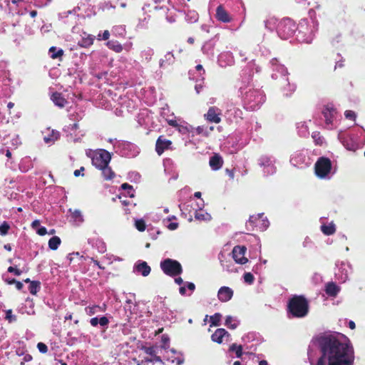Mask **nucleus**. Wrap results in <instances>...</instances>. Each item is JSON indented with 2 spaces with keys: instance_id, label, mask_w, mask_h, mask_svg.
Listing matches in <instances>:
<instances>
[{
  "instance_id": "64",
  "label": "nucleus",
  "mask_w": 365,
  "mask_h": 365,
  "mask_svg": "<svg viewBox=\"0 0 365 365\" xmlns=\"http://www.w3.org/2000/svg\"><path fill=\"white\" fill-rule=\"evenodd\" d=\"M110 37V33L108 30H105L104 32L102 34V39L103 40H108Z\"/></svg>"
},
{
  "instance_id": "53",
  "label": "nucleus",
  "mask_w": 365,
  "mask_h": 365,
  "mask_svg": "<svg viewBox=\"0 0 365 365\" xmlns=\"http://www.w3.org/2000/svg\"><path fill=\"white\" fill-rule=\"evenodd\" d=\"M128 175L130 179L135 181H138L140 179V175L136 172H130Z\"/></svg>"
},
{
  "instance_id": "47",
  "label": "nucleus",
  "mask_w": 365,
  "mask_h": 365,
  "mask_svg": "<svg viewBox=\"0 0 365 365\" xmlns=\"http://www.w3.org/2000/svg\"><path fill=\"white\" fill-rule=\"evenodd\" d=\"M73 217L75 219L76 221H78L79 222H82L83 221V215L79 210H75L73 213Z\"/></svg>"
},
{
  "instance_id": "23",
  "label": "nucleus",
  "mask_w": 365,
  "mask_h": 365,
  "mask_svg": "<svg viewBox=\"0 0 365 365\" xmlns=\"http://www.w3.org/2000/svg\"><path fill=\"white\" fill-rule=\"evenodd\" d=\"M106 309V305L103 304L102 306L99 305H93V306H88L85 308L86 313L89 315L92 316L94 315L98 312H103Z\"/></svg>"
},
{
  "instance_id": "31",
  "label": "nucleus",
  "mask_w": 365,
  "mask_h": 365,
  "mask_svg": "<svg viewBox=\"0 0 365 365\" xmlns=\"http://www.w3.org/2000/svg\"><path fill=\"white\" fill-rule=\"evenodd\" d=\"M195 285L192 282H187V289L185 286L180 287L179 292L182 295H190L195 290Z\"/></svg>"
},
{
  "instance_id": "6",
  "label": "nucleus",
  "mask_w": 365,
  "mask_h": 365,
  "mask_svg": "<svg viewBox=\"0 0 365 365\" xmlns=\"http://www.w3.org/2000/svg\"><path fill=\"white\" fill-rule=\"evenodd\" d=\"M247 224L256 227L260 231H264L269 227V222L267 217H264V214L260 213L250 216Z\"/></svg>"
},
{
  "instance_id": "3",
  "label": "nucleus",
  "mask_w": 365,
  "mask_h": 365,
  "mask_svg": "<svg viewBox=\"0 0 365 365\" xmlns=\"http://www.w3.org/2000/svg\"><path fill=\"white\" fill-rule=\"evenodd\" d=\"M336 170V165L332 161H317L314 165L315 174L319 178H330Z\"/></svg>"
},
{
  "instance_id": "17",
  "label": "nucleus",
  "mask_w": 365,
  "mask_h": 365,
  "mask_svg": "<svg viewBox=\"0 0 365 365\" xmlns=\"http://www.w3.org/2000/svg\"><path fill=\"white\" fill-rule=\"evenodd\" d=\"M204 202L202 201V202L198 205L199 210L195 211V218L200 221H210L212 218L211 215L202 210Z\"/></svg>"
},
{
  "instance_id": "56",
  "label": "nucleus",
  "mask_w": 365,
  "mask_h": 365,
  "mask_svg": "<svg viewBox=\"0 0 365 365\" xmlns=\"http://www.w3.org/2000/svg\"><path fill=\"white\" fill-rule=\"evenodd\" d=\"M79 255V253L78 252H76V253H71L69 254L67 257H66V260L68 261V264H71L72 262V261L74 259V257L75 256H78Z\"/></svg>"
},
{
  "instance_id": "35",
  "label": "nucleus",
  "mask_w": 365,
  "mask_h": 365,
  "mask_svg": "<svg viewBox=\"0 0 365 365\" xmlns=\"http://www.w3.org/2000/svg\"><path fill=\"white\" fill-rule=\"evenodd\" d=\"M221 264L223 267V269L228 272H236L237 268L235 267V264L231 262H222L221 261Z\"/></svg>"
},
{
  "instance_id": "61",
  "label": "nucleus",
  "mask_w": 365,
  "mask_h": 365,
  "mask_svg": "<svg viewBox=\"0 0 365 365\" xmlns=\"http://www.w3.org/2000/svg\"><path fill=\"white\" fill-rule=\"evenodd\" d=\"M100 245L98 246V251L103 253L106 250V245L103 242H99Z\"/></svg>"
},
{
  "instance_id": "21",
  "label": "nucleus",
  "mask_w": 365,
  "mask_h": 365,
  "mask_svg": "<svg viewBox=\"0 0 365 365\" xmlns=\"http://www.w3.org/2000/svg\"><path fill=\"white\" fill-rule=\"evenodd\" d=\"M259 166L262 168L264 175H272L275 173L276 168L272 161H262Z\"/></svg>"
},
{
  "instance_id": "22",
  "label": "nucleus",
  "mask_w": 365,
  "mask_h": 365,
  "mask_svg": "<svg viewBox=\"0 0 365 365\" xmlns=\"http://www.w3.org/2000/svg\"><path fill=\"white\" fill-rule=\"evenodd\" d=\"M90 324L92 327H97L99 324L102 327L107 328V327L109 324V320L105 316H103L100 318L93 317L90 319Z\"/></svg>"
},
{
  "instance_id": "7",
  "label": "nucleus",
  "mask_w": 365,
  "mask_h": 365,
  "mask_svg": "<svg viewBox=\"0 0 365 365\" xmlns=\"http://www.w3.org/2000/svg\"><path fill=\"white\" fill-rule=\"evenodd\" d=\"M222 115V110L217 106H211L208 108L203 117L208 123L218 124L221 122Z\"/></svg>"
},
{
  "instance_id": "43",
  "label": "nucleus",
  "mask_w": 365,
  "mask_h": 365,
  "mask_svg": "<svg viewBox=\"0 0 365 365\" xmlns=\"http://www.w3.org/2000/svg\"><path fill=\"white\" fill-rule=\"evenodd\" d=\"M10 225L6 222H4L0 225V235L2 236L6 235L8 233Z\"/></svg>"
},
{
  "instance_id": "52",
  "label": "nucleus",
  "mask_w": 365,
  "mask_h": 365,
  "mask_svg": "<svg viewBox=\"0 0 365 365\" xmlns=\"http://www.w3.org/2000/svg\"><path fill=\"white\" fill-rule=\"evenodd\" d=\"M168 360L170 361L172 363L175 362L177 364H181L183 362L182 359L179 356L174 358H168Z\"/></svg>"
},
{
  "instance_id": "38",
  "label": "nucleus",
  "mask_w": 365,
  "mask_h": 365,
  "mask_svg": "<svg viewBox=\"0 0 365 365\" xmlns=\"http://www.w3.org/2000/svg\"><path fill=\"white\" fill-rule=\"evenodd\" d=\"M29 289L31 294H36L40 289V283L36 281L31 282Z\"/></svg>"
},
{
  "instance_id": "60",
  "label": "nucleus",
  "mask_w": 365,
  "mask_h": 365,
  "mask_svg": "<svg viewBox=\"0 0 365 365\" xmlns=\"http://www.w3.org/2000/svg\"><path fill=\"white\" fill-rule=\"evenodd\" d=\"M170 341L169 337L167 335L162 336V342L163 344V347L166 349V345L168 344Z\"/></svg>"
},
{
  "instance_id": "41",
  "label": "nucleus",
  "mask_w": 365,
  "mask_h": 365,
  "mask_svg": "<svg viewBox=\"0 0 365 365\" xmlns=\"http://www.w3.org/2000/svg\"><path fill=\"white\" fill-rule=\"evenodd\" d=\"M121 187L123 190H126L127 194L130 197H134V190L131 185H128V183H123L121 185Z\"/></svg>"
},
{
  "instance_id": "62",
  "label": "nucleus",
  "mask_w": 365,
  "mask_h": 365,
  "mask_svg": "<svg viewBox=\"0 0 365 365\" xmlns=\"http://www.w3.org/2000/svg\"><path fill=\"white\" fill-rule=\"evenodd\" d=\"M40 227V221L38 220H35L31 223V227L34 230H37Z\"/></svg>"
},
{
  "instance_id": "14",
  "label": "nucleus",
  "mask_w": 365,
  "mask_h": 365,
  "mask_svg": "<svg viewBox=\"0 0 365 365\" xmlns=\"http://www.w3.org/2000/svg\"><path fill=\"white\" fill-rule=\"evenodd\" d=\"M233 290L226 286L221 287L217 292V298L221 302H227L233 297Z\"/></svg>"
},
{
  "instance_id": "13",
  "label": "nucleus",
  "mask_w": 365,
  "mask_h": 365,
  "mask_svg": "<svg viewBox=\"0 0 365 365\" xmlns=\"http://www.w3.org/2000/svg\"><path fill=\"white\" fill-rule=\"evenodd\" d=\"M349 269L350 267L348 264L341 263L340 266H338L335 272L336 278L341 282H345L349 278Z\"/></svg>"
},
{
  "instance_id": "33",
  "label": "nucleus",
  "mask_w": 365,
  "mask_h": 365,
  "mask_svg": "<svg viewBox=\"0 0 365 365\" xmlns=\"http://www.w3.org/2000/svg\"><path fill=\"white\" fill-rule=\"evenodd\" d=\"M60 244H61V239L57 236H54V237H52L49 240L48 247L52 250H56L58 249Z\"/></svg>"
},
{
  "instance_id": "40",
  "label": "nucleus",
  "mask_w": 365,
  "mask_h": 365,
  "mask_svg": "<svg viewBox=\"0 0 365 365\" xmlns=\"http://www.w3.org/2000/svg\"><path fill=\"white\" fill-rule=\"evenodd\" d=\"M167 122L168 123L169 125L173 127V128H178V130L180 131V132H183V130L186 129L185 127H183V126H181L180 125L177 120H173V119H169V120H167Z\"/></svg>"
},
{
  "instance_id": "63",
  "label": "nucleus",
  "mask_w": 365,
  "mask_h": 365,
  "mask_svg": "<svg viewBox=\"0 0 365 365\" xmlns=\"http://www.w3.org/2000/svg\"><path fill=\"white\" fill-rule=\"evenodd\" d=\"M148 362H155V360H153V359H151V358H145L144 360H142L140 364H138V365H143L145 364H147Z\"/></svg>"
},
{
  "instance_id": "46",
  "label": "nucleus",
  "mask_w": 365,
  "mask_h": 365,
  "mask_svg": "<svg viewBox=\"0 0 365 365\" xmlns=\"http://www.w3.org/2000/svg\"><path fill=\"white\" fill-rule=\"evenodd\" d=\"M210 166L213 170H217L222 166L223 161H209Z\"/></svg>"
},
{
  "instance_id": "44",
  "label": "nucleus",
  "mask_w": 365,
  "mask_h": 365,
  "mask_svg": "<svg viewBox=\"0 0 365 365\" xmlns=\"http://www.w3.org/2000/svg\"><path fill=\"white\" fill-rule=\"evenodd\" d=\"M5 319L9 322H14L16 321V317L12 314L11 309H8L6 311V317Z\"/></svg>"
},
{
  "instance_id": "28",
  "label": "nucleus",
  "mask_w": 365,
  "mask_h": 365,
  "mask_svg": "<svg viewBox=\"0 0 365 365\" xmlns=\"http://www.w3.org/2000/svg\"><path fill=\"white\" fill-rule=\"evenodd\" d=\"M143 350L147 354L150 355L151 356V359H153V360H155V362L163 363L160 356L157 355L156 349L155 347H145L143 348Z\"/></svg>"
},
{
  "instance_id": "8",
  "label": "nucleus",
  "mask_w": 365,
  "mask_h": 365,
  "mask_svg": "<svg viewBox=\"0 0 365 365\" xmlns=\"http://www.w3.org/2000/svg\"><path fill=\"white\" fill-rule=\"evenodd\" d=\"M86 154L91 160H111L112 158L111 153L105 149H88Z\"/></svg>"
},
{
  "instance_id": "29",
  "label": "nucleus",
  "mask_w": 365,
  "mask_h": 365,
  "mask_svg": "<svg viewBox=\"0 0 365 365\" xmlns=\"http://www.w3.org/2000/svg\"><path fill=\"white\" fill-rule=\"evenodd\" d=\"M48 52L50 53V57L52 59H57V58L61 59L64 54V51L63 49H61V48L57 49L56 46H51L49 48Z\"/></svg>"
},
{
  "instance_id": "4",
  "label": "nucleus",
  "mask_w": 365,
  "mask_h": 365,
  "mask_svg": "<svg viewBox=\"0 0 365 365\" xmlns=\"http://www.w3.org/2000/svg\"><path fill=\"white\" fill-rule=\"evenodd\" d=\"M160 268L169 276H176L182 272L181 264L178 261L169 258L160 262Z\"/></svg>"
},
{
  "instance_id": "48",
  "label": "nucleus",
  "mask_w": 365,
  "mask_h": 365,
  "mask_svg": "<svg viewBox=\"0 0 365 365\" xmlns=\"http://www.w3.org/2000/svg\"><path fill=\"white\" fill-rule=\"evenodd\" d=\"M37 348L38 351L42 354H45L48 351L47 346L43 342H38L37 344Z\"/></svg>"
},
{
  "instance_id": "11",
  "label": "nucleus",
  "mask_w": 365,
  "mask_h": 365,
  "mask_svg": "<svg viewBox=\"0 0 365 365\" xmlns=\"http://www.w3.org/2000/svg\"><path fill=\"white\" fill-rule=\"evenodd\" d=\"M151 272L150 267L148 263L143 260H138L133 265V272L135 274H140L147 277Z\"/></svg>"
},
{
  "instance_id": "45",
  "label": "nucleus",
  "mask_w": 365,
  "mask_h": 365,
  "mask_svg": "<svg viewBox=\"0 0 365 365\" xmlns=\"http://www.w3.org/2000/svg\"><path fill=\"white\" fill-rule=\"evenodd\" d=\"M31 161H21V163L19 164V169L22 172H26L29 170V169L32 167L31 164L30 163Z\"/></svg>"
},
{
  "instance_id": "26",
  "label": "nucleus",
  "mask_w": 365,
  "mask_h": 365,
  "mask_svg": "<svg viewBox=\"0 0 365 365\" xmlns=\"http://www.w3.org/2000/svg\"><path fill=\"white\" fill-rule=\"evenodd\" d=\"M175 61V56L173 53L168 52L163 57V58L160 61V66L161 68L165 67L168 65H170L173 63Z\"/></svg>"
},
{
  "instance_id": "18",
  "label": "nucleus",
  "mask_w": 365,
  "mask_h": 365,
  "mask_svg": "<svg viewBox=\"0 0 365 365\" xmlns=\"http://www.w3.org/2000/svg\"><path fill=\"white\" fill-rule=\"evenodd\" d=\"M51 101L58 107L63 108L66 104L68 103L66 99L63 97V94L58 92H54L51 97Z\"/></svg>"
},
{
  "instance_id": "2",
  "label": "nucleus",
  "mask_w": 365,
  "mask_h": 365,
  "mask_svg": "<svg viewBox=\"0 0 365 365\" xmlns=\"http://www.w3.org/2000/svg\"><path fill=\"white\" fill-rule=\"evenodd\" d=\"M309 312V304L302 296H294L288 303V313L292 317H305Z\"/></svg>"
},
{
  "instance_id": "20",
  "label": "nucleus",
  "mask_w": 365,
  "mask_h": 365,
  "mask_svg": "<svg viewBox=\"0 0 365 365\" xmlns=\"http://www.w3.org/2000/svg\"><path fill=\"white\" fill-rule=\"evenodd\" d=\"M335 113L336 110L333 107L327 106L324 108L322 114L325 118V123L327 125L332 124L333 118Z\"/></svg>"
},
{
  "instance_id": "49",
  "label": "nucleus",
  "mask_w": 365,
  "mask_h": 365,
  "mask_svg": "<svg viewBox=\"0 0 365 365\" xmlns=\"http://www.w3.org/2000/svg\"><path fill=\"white\" fill-rule=\"evenodd\" d=\"M344 115L346 118L350 119L352 120H355L356 119V113L352 110H346L344 113Z\"/></svg>"
},
{
  "instance_id": "51",
  "label": "nucleus",
  "mask_w": 365,
  "mask_h": 365,
  "mask_svg": "<svg viewBox=\"0 0 365 365\" xmlns=\"http://www.w3.org/2000/svg\"><path fill=\"white\" fill-rule=\"evenodd\" d=\"M8 272H11V273H14L16 276L21 275V272H22L21 270H19V269H16L14 267H9L8 268Z\"/></svg>"
},
{
  "instance_id": "9",
  "label": "nucleus",
  "mask_w": 365,
  "mask_h": 365,
  "mask_svg": "<svg viewBox=\"0 0 365 365\" xmlns=\"http://www.w3.org/2000/svg\"><path fill=\"white\" fill-rule=\"evenodd\" d=\"M110 161H92L93 165L102 171L105 180H111L115 174L108 165Z\"/></svg>"
},
{
  "instance_id": "24",
  "label": "nucleus",
  "mask_w": 365,
  "mask_h": 365,
  "mask_svg": "<svg viewBox=\"0 0 365 365\" xmlns=\"http://www.w3.org/2000/svg\"><path fill=\"white\" fill-rule=\"evenodd\" d=\"M95 36L91 34H86L78 41V44L82 48H88L93 44Z\"/></svg>"
},
{
  "instance_id": "36",
  "label": "nucleus",
  "mask_w": 365,
  "mask_h": 365,
  "mask_svg": "<svg viewBox=\"0 0 365 365\" xmlns=\"http://www.w3.org/2000/svg\"><path fill=\"white\" fill-rule=\"evenodd\" d=\"M312 138H313L315 144L317 145H322L324 143V138L321 135L320 133L318 131H314L312 134Z\"/></svg>"
},
{
  "instance_id": "57",
  "label": "nucleus",
  "mask_w": 365,
  "mask_h": 365,
  "mask_svg": "<svg viewBox=\"0 0 365 365\" xmlns=\"http://www.w3.org/2000/svg\"><path fill=\"white\" fill-rule=\"evenodd\" d=\"M2 278L5 282H6L8 284H13L14 282H16V280L15 279H11L9 277H7L6 275H3Z\"/></svg>"
},
{
  "instance_id": "42",
  "label": "nucleus",
  "mask_w": 365,
  "mask_h": 365,
  "mask_svg": "<svg viewBox=\"0 0 365 365\" xmlns=\"http://www.w3.org/2000/svg\"><path fill=\"white\" fill-rule=\"evenodd\" d=\"M135 226L140 232L144 231L146 228L145 221L142 219L136 220L135 221Z\"/></svg>"
},
{
  "instance_id": "19",
  "label": "nucleus",
  "mask_w": 365,
  "mask_h": 365,
  "mask_svg": "<svg viewBox=\"0 0 365 365\" xmlns=\"http://www.w3.org/2000/svg\"><path fill=\"white\" fill-rule=\"evenodd\" d=\"M229 337V333L222 328L217 329L211 336V339L213 341L218 344L222 343V339L224 337Z\"/></svg>"
},
{
  "instance_id": "50",
  "label": "nucleus",
  "mask_w": 365,
  "mask_h": 365,
  "mask_svg": "<svg viewBox=\"0 0 365 365\" xmlns=\"http://www.w3.org/2000/svg\"><path fill=\"white\" fill-rule=\"evenodd\" d=\"M225 171L231 178H234L235 173L240 172V170L236 167H234L232 169L226 168Z\"/></svg>"
},
{
  "instance_id": "39",
  "label": "nucleus",
  "mask_w": 365,
  "mask_h": 365,
  "mask_svg": "<svg viewBox=\"0 0 365 365\" xmlns=\"http://www.w3.org/2000/svg\"><path fill=\"white\" fill-rule=\"evenodd\" d=\"M243 279L246 284H252L255 281V277L250 272H245L243 275Z\"/></svg>"
},
{
  "instance_id": "25",
  "label": "nucleus",
  "mask_w": 365,
  "mask_h": 365,
  "mask_svg": "<svg viewBox=\"0 0 365 365\" xmlns=\"http://www.w3.org/2000/svg\"><path fill=\"white\" fill-rule=\"evenodd\" d=\"M340 291V287L334 282L326 284L325 292L330 297H336Z\"/></svg>"
},
{
  "instance_id": "54",
  "label": "nucleus",
  "mask_w": 365,
  "mask_h": 365,
  "mask_svg": "<svg viewBox=\"0 0 365 365\" xmlns=\"http://www.w3.org/2000/svg\"><path fill=\"white\" fill-rule=\"evenodd\" d=\"M36 231V233L41 236H43L47 234V230L45 227L40 226Z\"/></svg>"
},
{
  "instance_id": "37",
  "label": "nucleus",
  "mask_w": 365,
  "mask_h": 365,
  "mask_svg": "<svg viewBox=\"0 0 365 365\" xmlns=\"http://www.w3.org/2000/svg\"><path fill=\"white\" fill-rule=\"evenodd\" d=\"M222 319V314L220 313H215L214 315L211 316L210 318V322L211 323V326H220V322Z\"/></svg>"
},
{
  "instance_id": "30",
  "label": "nucleus",
  "mask_w": 365,
  "mask_h": 365,
  "mask_svg": "<svg viewBox=\"0 0 365 365\" xmlns=\"http://www.w3.org/2000/svg\"><path fill=\"white\" fill-rule=\"evenodd\" d=\"M322 232L326 235H333L336 232V227L333 222L328 225H322L321 226Z\"/></svg>"
},
{
  "instance_id": "59",
  "label": "nucleus",
  "mask_w": 365,
  "mask_h": 365,
  "mask_svg": "<svg viewBox=\"0 0 365 365\" xmlns=\"http://www.w3.org/2000/svg\"><path fill=\"white\" fill-rule=\"evenodd\" d=\"M69 128L76 135L77 134L76 133V131L79 128V125L78 123H74L70 125Z\"/></svg>"
},
{
  "instance_id": "16",
  "label": "nucleus",
  "mask_w": 365,
  "mask_h": 365,
  "mask_svg": "<svg viewBox=\"0 0 365 365\" xmlns=\"http://www.w3.org/2000/svg\"><path fill=\"white\" fill-rule=\"evenodd\" d=\"M215 16L218 21L223 23H229L232 21L230 14L222 5L217 7Z\"/></svg>"
},
{
  "instance_id": "27",
  "label": "nucleus",
  "mask_w": 365,
  "mask_h": 365,
  "mask_svg": "<svg viewBox=\"0 0 365 365\" xmlns=\"http://www.w3.org/2000/svg\"><path fill=\"white\" fill-rule=\"evenodd\" d=\"M240 321L237 319V317L227 316L225 319V325L229 329H235L238 327Z\"/></svg>"
},
{
  "instance_id": "5",
  "label": "nucleus",
  "mask_w": 365,
  "mask_h": 365,
  "mask_svg": "<svg viewBox=\"0 0 365 365\" xmlns=\"http://www.w3.org/2000/svg\"><path fill=\"white\" fill-rule=\"evenodd\" d=\"M297 29L296 24L290 19H282L277 26V31L282 38L292 36Z\"/></svg>"
},
{
  "instance_id": "32",
  "label": "nucleus",
  "mask_w": 365,
  "mask_h": 365,
  "mask_svg": "<svg viewBox=\"0 0 365 365\" xmlns=\"http://www.w3.org/2000/svg\"><path fill=\"white\" fill-rule=\"evenodd\" d=\"M106 46L116 53H120L123 49V46L118 41H108Z\"/></svg>"
},
{
  "instance_id": "10",
  "label": "nucleus",
  "mask_w": 365,
  "mask_h": 365,
  "mask_svg": "<svg viewBox=\"0 0 365 365\" xmlns=\"http://www.w3.org/2000/svg\"><path fill=\"white\" fill-rule=\"evenodd\" d=\"M247 248L245 246H235L232 250V257L236 263L245 264L248 262V259L245 257Z\"/></svg>"
},
{
  "instance_id": "58",
  "label": "nucleus",
  "mask_w": 365,
  "mask_h": 365,
  "mask_svg": "<svg viewBox=\"0 0 365 365\" xmlns=\"http://www.w3.org/2000/svg\"><path fill=\"white\" fill-rule=\"evenodd\" d=\"M166 227L170 230H176L178 227V222H170L169 224H168L166 225Z\"/></svg>"
},
{
  "instance_id": "34",
  "label": "nucleus",
  "mask_w": 365,
  "mask_h": 365,
  "mask_svg": "<svg viewBox=\"0 0 365 365\" xmlns=\"http://www.w3.org/2000/svg\"><path fill=\"white\" fill-rule=\"evenodd\" d=\"M230 351L235 352L237 358H240L242 355V346L237 344H232L229 349Z\"/></svg>"
},
{
  "instance_id": "12",
  "label": "nucleus",
  "mask_w": 365,
  "mask_h": 365,
  "mask_svg": "<svg viewBox=\"0 0 365 365\" xmlns=\"http://www.w3.org/2000/svg\"><path fill=\"white\" fill-rule=\"evenodd\" d=\"M171 145V140L167 139L164 135H160L156 140L155 151L158 155H161L165 150L169 149Z\"/></svg>"
},
{
  "instance_id": "55",
  "label": "nucleus",
  "mask_w": 365,
  "mask_h": 365,
  "mask_svg": "<svg viewBox=\"0 0 365 365\" xmlns=\"http://www.w3.org/2000/svg\"><path fill=\"white\" fill-rule=\"evenodd\" d=\"M345 146L346 147V148L348 150H352L354 152L359 148L358 145L356 143H351L350 145L349 143H347L346 145H345Z\"/></svg>"
},
{
  "instance_id": "1",
  "label": "nucleus",
  "mask_w": 365,
  "mask_h": 365,
  "mask_svg": "<svg viewBox=\"0 0 365 365\" xmlns=\"http://www.w3.org/2000/svg\"><path fill=\"white\" fill-rule=\"evenodd\" d=\"M319 356L314 361L312 348L308 349L311 365H353L354 353L348 339L342 334H327L318 339Z\"/></svg>"
},
{
  "instance_id": "15",
  "label": "nucleus",
  "mask_w": 365,
  "mask_h": 365,
  "mask_svg": "<svg viewBox=\"0 0 365 365\" xmlns=\"http://www.w3.org/2000/svg\"><path fill=\"white\" fill-rule=\"evenodd\" d=\"M43 140L46 143H53L60 138V133L56 130H51L49 128H46L43 132Z\"/></svg>"
}]
</instances>
